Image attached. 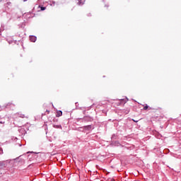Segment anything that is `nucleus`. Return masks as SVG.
Listing matches in <instances>:
<instances>
[{
	"label": "nucleus",
	"mask_w": 181,
	"mask_h": 181,
	"mask_svg": "<svg viewBox=\"0 0 181 181\" xmlns=\"http://www.w3.org/2000/svg\"><path fill=\"white\" fill-rule=\"evenodd\" d=\"M41 11H45L46 10V7H40Z\"/></svg>",
	"instance_id": "4"
},
{
	"label": "nucleus",
	"mask_w": 181,
	"mask_h": 181,
	"mask_svg": "<svg viewBox=\"0 0 181 181\" xmlns=\"http://www.w3.org/2000/svg\"><path fill=\"white\" fill-rule=\"evenodd\" d=\"M62 115H63V112H62L61 110H59V111L57 112L56 117H62Z\"/></svg>",
	"instance_id": "2"
},
{
	"label": "nucleus",
	"mask_w": 181,
	"mask_h": 181,
	"mask_svg": "<svg viewBox=\"0 0 181 181\" xmlns=\"http://www.w3.org/2000/svg\"><path fill=\"white\" fill-rule=\"evenodd\" d=\"M133 121H134V122H138V121H136V120H134V119H133Z\"/></svg>",
	"instance_id": "6"
},
{
	"label": "nucleus",
	"mask_w": 181,
	"mask_h": 181,
	"mask_svg": "<svg viewBox=\"0 0 181 181\" xmlns=\"http://www.w3.org/2000/svg\"><path fill=\"white\" fill-rule=\"evenodd\" d=\"M47 112L49 114V112H50V111H49V110H47Z\"/></svg>",
	"instance_id": "7"
},
{
	"label": "nucleus",
	"mask_w": 181,
	"mask_h": 181,
	"mask_svg": "<svg viewBox=\"0 0 181 181\" xmlns=\"http://www.w3.org/2000/svg\"><path fill=\"white\" fill-rule=\"evenodd\" d=\"M30 42H36V37L35 36L30 37Z\"/></svg>",
	"instance_id": "1"
},
{
	"label": "nucleus",
	"mask_w": 181,
	"mask_h": 181,
	"mask_svg": "<svg viewBox=\"0 0 181 181\" xmlns=\"http://www.w3.org/2000/svg\"><path fill=\"white\" fill-rule=\"evenodd\" d=\"M86 128H91V127L90 126H87Z\"/></svg>",
	"instance_id": "5"
},
{
	"label": "nucleus",
	"mask_w": 181,
	"mask_h": 181,
	"mask_svg": "<svg viewBox=\"0 0 181 181\" xmlns=\"http://www.w3.org/2000/svg\"><path fill=\"white\" fill-rule=\"evenodd\" d=\"M0 124H4V122H0Z\"/></svg>",
	"instance_id": "8"
},
{
	"label": "nucleus",
	"mask_w": 181,
	"mask_h": 181,
	"mask_svg": "<svg viewBox=\"0 0 181 181\" xmlns=\"http://www.w3.org/2000/svg\"><path fill=\"white\" fill-rule=\"evenodd\" d=\"M149 108V106H148V105H146V106L144 107L143 110L144 111H146V110H148Z\"/></svg>",
	"instance_id": "3"
},
{
	"label": "nucleus",
	"mask_w": 181,
	"mask_h": 181,
	"mask_svg": "<svg viewBox=\"0 0 181 181\" xmlns=\"http://www.w3.org/2000/svg\"><path fill=\"white\" fill-rule=\"evenodd\" d=\"M26 1H28V0H23L24 2H26Z\"/></svg>",
	"instance_id": "9"
}]
</instances>
